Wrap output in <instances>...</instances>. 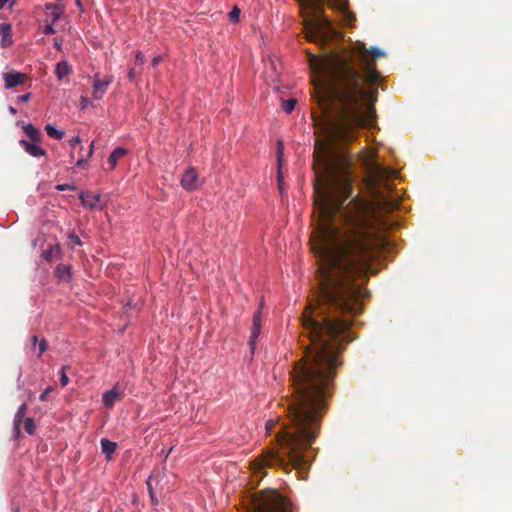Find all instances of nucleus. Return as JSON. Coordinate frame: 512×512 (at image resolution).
Returning <instances> with one entry per match:
<instances>
[{
	"label": "nucleus",
	"mask_w": 512,
	"mask_h": 512,
	"mask_svg": "<svg viewBox=\"0 0 512 512\" xmlns=\"http://www.w3.org/2000/svg\"><path fill=\"white\" fill-rule=\"evenodd\" d=\"M111 83V77L106 78L105 80H100L96 75L93 81V98L97 100L101 99Z\"/></svg>",
	"instance_id": "6e6552de"
},
{
	"label": "nucleus",
	"mask_w": 512,
	"mask_h": 512,
	"mask_svg": "<svg viewBox=\"0 0 512 512\" xmlns=\"http://www.w3.org/2000/svg\"><path fill=\"white\" fill-rule=\"evenodd\" d=\"M123 395L124 390L119 385H115L111 390L103 394L102 401L104 406L112 408L117 401L123 398Z\"/></svg>",
	"instance_id": "20e7f679"
},
{
	"label": "nucleus",
	"mask_w": 512,
	"mask_h": 512,
	"mask_svg": "<svg viewBox=\"0 0 512 512\" xmlns=\"http://www.w3.org/2000/svg\"><path fill=\"white\" fill-rule=\"evenodd\" d=\"M159 473L157 474H152L146 484H147V488H148V492H149V496L151 498V503L153 506H157L158 505V500L156 498V492L155 490L157 489L158 485H159Z\"/></svg>",
	"instance_id": "9d476101"
},
{
	"label": "nucleus",
	"mask_w": 512,
	"mask_h": 512,
	"mask_svg": "<svg viewBox=\"0 0 512 512\" xmlns=\"http://www.w3.org/2000/svg\"><path fill=\"white\" fill-rule=\"evenodd\" d=\"M45 131L49 137L57 140H61L65 134L63 131L57 130L52 124H46Z\"/></svg>",
	"instance_id": "aec40b11"
},
{
	"label": "nucleus",
	"mask_w": 512,
	"mask_h": 512,
	"mask_svg": "<svg viewBox=\"0 0 512 512\" xmlns=\"http://www.w3.org/2000/svg\"><path fill=\"white\" fill-rule=\"evenodd\" d=\"M229 20L233 23H236L239 21L240 16V9L238 7H234L231 12L229 13Z\"/></svg>",
	"instance_id": "5701e85b"
},
{
	"label": "nucleus",
	"mask_w": 512,
	"mask_h": 512,
	"mask_svg": "<svg viewBox=\"0 0 512 512\" xmlns=\"http://www.w3.org/2000/svg\"><path fill=\"white\" fill-rule=\"evenodd\" d=\"M261 326H262L261 310L258 309L253 316V325H252L251 336H250V340H249V345H250V349H251L252 353L254 352V349L256 347V340L261 333Z\"/></svg>",
	"instance_id": "39448f33"
},
{
	"label": "nucleus",
	"mask_w": 512,
	"mask_h": 512,
	"mask_svg": "<svg viewBox=\"0 0 512 512\" xmlns=\"http://www.w3.org/2000/svg\"><path fill=\"white\" fill-rule=\"evenodd\" d=\"M382 56V50H368L364 43L321 57L309 54L324 134L322 140H316L314 151V207L318 218L310 239L313 253H377L386 239L375 225V214L400 206L389 182L396 172L377 163L367 168L372 200L356 195L345 204L353 193L352 158L336 148L337 143L354 141L359 129L375 122V109L366 103L373 94L364 85L379 81L375 59Z\"/></svg>",
	"instance_id": "f257e3e1"
},
{
	"label": "nucleus",
	"mask_w": 512,
	"mask_h": 512,
	"mask_svg": "<svg viewBox=\"0 0 512 512\" xmlns=\"http://www.w3.org/2000/svg\"><path fill=\"white\" fill-rule=\"evenodd\" d=\"M79 143H81V139H80V137H79V136L74 137V138H72V139H70V140H69V145H70L71 147H75V146H76L77 144H79Z\"/></svg>",
	"instance_id": "f704fd0d"
},
{
	"label": "nucleus",
	"mask_w": 512,
	"mask_h": 512,
	"mask_svg": "<svg viewBox=\"0 0 512 512\" xmlns=\"http://www.w3.org/2000/svg\"><path fill=\"white\" fill-rule=\"evenodd\" d=\"M296 104H297V100L296 99H294V98L288 99L286 101H283L282 109L286 113H291L294 110Z\"/></svg>",
	"instance_id": "412c9836"
},
{
	"label": "nucleus",
	"mask_w": 512,
	"mask_h": 512,
	"mask_svg": "<svg viewBox=\"0 0 512 512\" xmlns=\"http://www.w3.org/2000/svg\"><path fill=\"white\" fill-rule=\"evenodd\" d=\"M52 391H53V388H52V387H47V388L43 391V393L39 396V400H40V401H42V402H43V401H46L48 394H49V393H51Z\"/></svg>",
	"instance_id": "c756f323"
},
{
	"label": "nucleus",
	"mask_w": 512,
	"mask_h": 512,
	"mask_svg": "<svg viewBox=\"0 0 512 512\" xmlns=\"http://www.w3.org/2000/svg\"><path fill=\"white\" fill-rule=\"evenodd\" d=\"M60 383L63 387L69 383V378L65 373V367H63L60 371Z\"/></svg>",
	"instance_id": "a878e982"
},
{
	"label": "nucleus",
	"mask_w": 512,
	"mask_h": 512,
	"mask_svg": "<svg viewBox=\"0 0 512 512\" xmlns=\"http://www.w3.org/2000/svg\"><path fill=\"white\" fill-rule=\"evenodd\" d=\"M19 144L29 155L39 158L46 155V151L36 143H30L26 140H20Z\"/></svg>",
	"instance_id": "1a4fd4ad"
},
{
	"label": "nucleus",
	"mask_w": 512,
	"mask_h": 512,
	"mask_svg": "<svg viewBox=\"0 0 512 512\" xmlns=\"http://www.w3.org/2000/svg\"><path fill=\"white\" fill-rule=\"evenodd\" d=\"M127 154V150L122 147H118L112 151V153L108 157V163L110 164L111 169H114L118 163V161Z\"/></svg>",
	"instance_id": "2eb2a0df"
},
{
	"label": "nucleus",
	"mask_w": 512,
	"mask_h": 512,
	"mask_svg": "<svg viewBox=\"0 0 512 512\" xmlns=\"http://www.w3.org/2000/svg\"><path fill=\"white\" fill-rule=\"evenodd\" d=\"M56 276L60 279H69L71 277V267L65 264H59L55 269Z\"/></svg>",
	"instance_id": "6ab92c4d"
},
{
	"label": "nucleus",
	"mask_w": 512,
	"mask_h": 512,
	"mask_svg": "<svg viewBox=\"0 0 512 512\" xmlns=\"http://www.w3.org/2000/svg\"><path fill=\"white\" fill-rule=\"evenodd\" d=\"M44 34L46 35H50V34H54L55 33V29L53 27L52 24H48L44 27V30H43Z\"/></svg>",
	"instance_id": "473e14b6"
},
{
	"label": "nucleus",
	"mask_w": 512,
	"mask_h": 512,
	"mask_svg": "<svg viewBox=\"0 0 512 512\" xmlns=\"http://www.w3.org/2000/svg\"><path fill=\"white\" fill-rule=\"evenodd\" d=\"M181 185L183 186V188L190 191L195 190L196 188L199 187L200 183L198 173L194 168L186 170V172L183 174L181 178Z\"/></svg>",
	"instance_id": "423d86ee"
},
{
	"label": "nucleus",
	"mask_w": 512,
	"mask_h": 512,
	"mask_svg": "<svg viewBox=\"0 0 512 512\" xmlns=\"http://www.w3.org/2000/svg\"><path fill=\"white\" fill-rule=\"evenodd\" d=\"M283 143L282 141H278L277 143V162H278V166L280 167L281 166V163H282V158H283Z\"/></svg>",
	"instance_id": "b1692460"
},
{
	"label": "nucleus",
	"mask_w": 512,
	"mask_h": 512,
	"mask_svg": "<svg viewBox=\"0 0 512 512\" xmlns=\"http://www.w3.org/2000/svg\"><path fill=\"white\" fill-rule=\"evenodd\" d=\"M302 9L309 11V19L305 20L306 38L309 41L325 44L338 36L332 22L324 15V5L327 3L347 14L348 21L355 16L348 11V0H299Z\"/></svg>",
	"instance_id": "f03ea898"
},
{
	"label": "nucleus",
	"mask_w": 512,
	"mask_h": 512,
	"mask_svg": "<svg viewBox=\"0 0 512 512\" xmlns=\"http://www.w3.org/2000/svg\"><path fill=\"white\" fill-rule=\"evenodd\" d=\"M24 429L28 434H30V435L34 434L35 422H34L33 418L29 417L24 420Z\"/></svg>",
	"instance_id": "4be33fe9"
},
{
	"label": "nucleus",
	"mask_w": 512,
	"mask_h": 512,
	"mask_svg": "<svg viewBox=\"0 0 512 512\" xmlns=\"http://www.w3.org/2000/svg\"><path fill=\"white\" fill-rule=\"evenodd\" d=\"M276 425H277V421H274V420H268L266 422L265 428H266L268 435H271L273 433V430L276 427Z\"/></svg>",
	"instance_id": "393cba45"
},
{
	"label": "nucleus",
	"mask_w": 512,
	"mask_h": 512,
	"mask_svg": "<svg viewBox=\"0 0 512 512\" xmlns=\"http://www.w3.org/2000/svg\"><path fill=\"white\" fill-rule=\"evenodd\" d=\"M101 450L106 455L107 460H111L112 454L115 452L117 448V444L115 442H112L106 438L101 439Z\"/></svg>",
	"instance_id": "f3484780"
},
{
	"label": "nucleus",
	"mask_w": 512,
	"mask_h": 512,
	"mask_svg": "<svg viewBox=\"0 0 512 512\" xmlns=\"http://www.w3.org/2000/svg\"><path fill=\"white\" fill-rule=\"evenodd\" d=\"M31 341H32V347H33V348L35 347V345H36L37 343H39V341H38V337H37V336H33V337L31 338Z\"/></svg>",
	"instance_id": "a19ab883"
},
{
	"label": "nucleus",
	"mask_w": 512,
	"mask_h": 512,
	"mask_svg": "<svg viewBox=\"0 0 512 512\" xmlns=\"http://www.w3.org/2000/svg\"><path fill=\"white\" fill-rule=\"evenodd\" d=\"M47 341L43 338L39 341V345H38V348H39V354L38 356L40 357L46 350H47Z\"/></svg>",
	"instance_id": "cd10ccee"
},
{
	"label": "nucleus",
	"mask_w": 512,
	"mask_h": 512,
	"mask_svg": "<svg viewBox=\"0 0 512 512\" xmlns=\"http://www.w3.org/2000/svg\"><path fill=\"white\" fill-rule=\"evenodd\" d=\"M12 28L10 24H0V45L2 48H6L12 44Z\"/></svg>",
	"instance_id": "9b49d317"
},
{
	"label": "nucleus",
	"mask_w": 512,
	"mask_h": 512,
	"mask_svg": "<svg viewBox=\"0 0 512 512\" xmlns=\"http://www.w3.org/2000/svg\"><path fill=\"white\" fill-rule=\"evenodd\" d=\"M56 189H57L58 191H64V190H66V189L74 190V189H75V187H74V186H72V185H69V184H58V185L56 186Z\"/></svg>",
	"instance_id": "2f4dec72"
},
{
	"label": "nucleus",
	"mask_w": 512,
	"mask_h": 512,
	"mask_svg": "<svg viewBox=\"0 0 512 512\" xmlns=\"http://www.w3.org/2000/svg\"><path fill=\"white\" fill-rule=\"evenodd\" d=\"M71 72H72L71 66L69 65V63L67 61L63 60L56 64L55 75L58 80H63Z\"/></svg>",
	"instance_id": "4468645a"
},
{
	"label": "nucleus",
	"mask_w": 512,
	"mask_h": 512,
	"mask_svg": "<svg viewBox=\"0 0 512 512\" xmlns=\"http://www.w3.org/2000/svg\"><path fill=\"white\" fill-rule=\"evenodd\" d=\"M278 185H279V189L282 190L280 170L278 171Z\"/></svg>",
	"instance_id": "37998d69"
},
{
	"label": "nucleus",
	"mask_w": 512,
	"mask_h": 512,
	"mask_svg": "<svg viewBox=\"0 0 512 512\" xmlns=\"http://www.w3.org/2000/svg\"><path fill=\"white\" fill-rule=\"evenodd\" d=\"M145 61V56L141 51H137L135 54V65L141 66Z\"/></svg>",
	"instance_id": "bb28decb"
},
{
	"label": "nucleus",
	"mask_w": 512,
	"mask_h": 512,
	"mask_svg": "<svg viewBox=\"0 0 512 512\" xmlns=\"http://www.w3.org/2000/svg\"><path fill=\"white\" fill-rule=\"evenodd\" d=\"M94 151V141L90 144L88 157H91Z\"/></svg>",
	"instance_id": "ea45409f"
},
{
	"label": "nucleus",
	"mask_w": 512,
	"mask_h": 512,
	"mask_svg": "<svg viewBox=\"0 0 512 512\" xmlns=\"http://www.w3.org/2000/svg\"><path fill=\"white\" fill-rule=\"evenodd\" d=\"M89 103H90V101H89V99H88L87 97H85V96H82V97H81V99H80V104H81V108H82V109L87 108V107H88V105H89Z\"/></svg>",
	"instance_id": "72a5a7b5"
},
{
	"label": "nucleus",
	"mask_w": 512,
	"mask_h": 512,
	"mask_svg": "<svg viewBox=\"0 0 512 512\" xmlns=\"http://www.w3.org/2000/svg\"><path fill=\"white\" fill-rule=\"evenodd\" d=\"M138 74H139V72L136 70L135 67L130 68L129 71H128V78H129V80L133 81Z\"/></svg>",
	"instance_id": "7c9ffc66"
},
{
	"label": "nucleus",
	"mask_w": 512,
	"mask_h": 512,
	"mask_svg": "<svg viewBox=\"0 0 512 512\" xmlns=\"http://www.w3.org/2000/svg\"><path fill=\"white\" fill-rule=\"evenodd\" d=\"M11 0H0V9L4 8ZM15 0H12V4Z\"/></svg>",
	"instance_id": "4c0bfd02"
},
{
	"label": "nucleus",
	"mask_w": 512,
	"mask_h": 512,
	"mask_svg": "<svg viewBox=\"0 0 512 512\" xmlns=\"http://www.w3.org/2000/svg\"><path fill=\"white\" fill-rule=\"evenodd\" d=\"M252 512H292L291 503L277 490L264 489L249 496Z\"/></svg>",
	"instance_id": "7ed1b4c3"
},
{
	"label": "nucleus",
	"mask_w": 512,
	"mask_h": 512,
	"mask_svg": "<svg viewBox=\"0 0 512 512\" xmlns=\"http://www.w3.org/2000/svg\"><path fill=\"white\" fill-rule=\"evenodd\" d=\"M31 98V93H26L19 97V100L22 102H27Z\"/></svg>",
	"instance_id": "e433bc0d"
},
{
	"label": "nucleus",
	"mask_w": 512,
	"mask_h": 512,
	"mask_svg": "<svg viewBox=\"0 0 512 512\" xmlns=\"http://www.w3.org/2000/svg\"><path fill=\"white\" fill-rule=\"evenodd\" d=\"M162 61V57L159 55V56H156L152 59V62H151V65L152 67H156L160 62Z\"/></svg>",
	"instance_id": "c9c22d12"
},
{
	"label": "nucleus",
	"mask_w": 512,
	"mask_h": 512,
	"mask_svg": "<svg viewBox=\"0 0 512 512\" xmlns=\"http://www.w3.org/2000/svg\"><path fill=\"white\" fill-rule=\"evenodd\" d=\"M27 413V404L23 403L19 406L15 416H14V431L16 435L20 434V428L21 424L23 422V419Z\"/></svg>",
	"instance_id": "ddd939ff"
},
{
	"label": "nucleus",
	"mask_w": 512,
	"mask_h": 512,
	"mask_svg": "<svg viewBox=\"0 0 512 512\" xmlns=\"http://www.w3.org/2000/svg\"><path fill=\"white\" fill-rule=\"evenodd\" d=\"M59 15L58 14H55L54 17H53V21H56L58 19Z\"/></svg>",
	"instance_id": "c03bdc74"
},
{
	"label": "nucleus",
	"mask_w": 512,
	"mask_h": 512,
	"mask_svg": "<svg viewBox=\"0 0 512 512\" xmlns=\"http://www.w3.org/2000/svg\"><path fill=\"white\" fill-rule=\"evenodd\" d=\"M3 78L5 81V87L11 89L22 85L26 79V74L20 72H9L4 73Z\"/></svg>",
	"instance_id": "0eeeda50"
},
{
	"label": "nucleus",
	"mask_w": 512,
	"mask_h": 512,
	"mask_svg": "<svg viewBox=\"0 0 512 512\" xmlns=\"http://www.w3.org/2000/svg\"><path fill=\"white\" fill-rule=\"evenodd\" d=\"M60 255H61V248L58 244L50 246L48 249L44 250L42 253L43 258L48 262H52L54 259L60 258Z\"/></svg>",
	"instance_id": "dca6fc26"
},
{
	"label": "nucleus",
	"mask_w": 512,
	"mask_h": 512,
	"mask_svg": "<svg viewBox=\"0 0 512 512\" xmlns=\"http://www.w3.org/2000/svg\"><path fill=\"white\" fill-rule=\"evenodd\" d=\"M80 199L82 204L85 207H88L90 209L98 208V202L100 201V196L97 194H94L92 192H82L80 195Z\"/></svg>",
	"instance_id": "f8f14e48"
},
{
	"label": "nucleus",
	"mask_w": 512,
	"mask_h": 512,
	"mask_svg": "<svg viewBox=\"0 0 512 512\" xmlns=\"http://www.w3.org/2000/svg\"><path fill=\"white\" fill-rule=\"evenodd\" d=\"M24 132L27 134V136L34 142H40L41 141V132L34 127L32 124H27L23 127Z\"/></svg>",
	"instance_id": "a211bd4d"
},
{
	"label": "nucleus",
	"mask_w": 512,
	"mask_h": 512,
	"mask_svg": "<svg viewBox=\"0 0 512 512\" xmlns=\"http://www.w3.org/2000/svg\"><path fill=\"white\" fill-rule=\"evenodd\" d=\"M8 110L12 115H15L17 113V110L12 106H9Z\"/></svg>",
	"instance_id": "79ce46f5"
},
{
	"label": "nucleus",
	"mask_w": 512,
	"mask_h": 512,
	"mask_svg": "<svg viewBox=\"0 0 512 512\" xmlns=\"http://www.w3.org/2000/svg\"><path fill=\"white\" fill-rule=\"evenodd\" d=\"M86 163V160L81 158L76 162V166L82 168L84 164Z\"/></svg>",
	"instance_id": "58836bf2"
},
{
	"label": "nucleus",
	"mask_w": 512,
	"mask_h": 512,
	"mask_svg": "<svg viewBox=\"0 0 512 512\" xmlns=\"http://www.w3.org/2000/svg\"><path fill=\"white\" fill-rule=\"evenodd\" d=\"M68 238L71 241V243H73L74 245H77V246L82 245L81 239L76 234L71 233V234H69Z\"/></svg>",
	"instance_id": "c85d7f7f"
}]
</instances>
